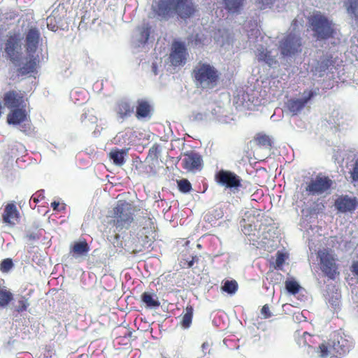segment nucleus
I'll return each mask as SVG.
<instances>
[{
	"mask_svg": "<svg viewBox=\"0 0 358 358\" xmlns=\"http://www.w3.org/2000/svg\"><path fill=\"white\" fill-rule=\"evenodd\" d=\"M150 29L148 24H144L142 27L139 28L138 31L141 34V36L139 38V41L142 43H145L150 36Z\"/></svg>",
	"mask_w": 358,
	"mask_h": 358,
	"instance_id": "473e14b6",
	"label": "nucleus"
},
{
	"mask_svg": "<svg viewBox=\"0 0 358 358\" xmlns=\"http://www.w3.org/2000/svg\"><path fill=\"white\" fill-rule=\"evenodd\" d=\"M13 267V263L11 259H3L0 264V271L3 273L9 272Z\"/></svg>",
	"mask_w": 358,
	"mask_h": 358,
	"instance_id": "58836bf2",
	"label": "nucleus"
},
{
	"mask_svg": "<svg viewBox=\"0 0 358 358\" xmlns=\"http://www.w3.org/2000/svg\"><path fill=\"white\" fill-rule=\"evenodd\" d=\"M180 192L187 193L192 188L191 183L187 179H181L177 181Z\"/></svg>",
	"mask_w": 358,
	"mask_h": 358,
	"instance_id": "4c0bfd02",
	"label": "nucleus"
},
{
	"mask_svg": "<svg viewBox=\"0 0 358 358\" xmlns=\"http://www.w3.org/2000/svg\"><path fill=\"white\" fill-rule=\"evenodd\" d=\"M221 110L222 108L220 106H216L213 103H208V105L201 106L192 110L189 118L195 122H207L214 118Z\"/></svg>",
	"mask_w": 358,
	"mask_h": 358,
	"instance_id": "1a4fd4ad",
	"label": "nucleus"
},
{
	"mask_svg": "<svg viewBox=\"0 0 358 358\" xmlns=\"http://www.w3.org/2000/svg\"><path fill=\"white\" fill-rule=\"evenodd\" d=\"M328 303L334 308L339 306L341 295V292H327L326 296Z\"/></svg>",
	"mask_w": 358,
	"mask_h": 358,
	"instance_id": "7c9ffc66",
	"label": "nucleus"
},
{
	"mask_svg": "<svg viewBox=\"0 0 358 358\" xmlns=\"http://www.w3.org/2000/svg\"><path fill=\"white\" fill-rule=\"evenodd\" d=\"M225 9L229 13L238 15L241 13L245 0H222Z\"/></svg>",
	"mask_w": 358,
	"mask_h": 358,
	"instance_id": "412c9836",
	"label": "nucleus"
},
{
	"mask_svg": "<svg viewBox=\"0 0 358 358\" xmlns=\"http://www.w3.org/2000/svg\"><path fill=\"white\" fill-rule=\"evenodd\" d=\"M86 119H87V115H86V114H85V119L82 120V122L84 124L85 126L88 127L89 126L88 121H87Z\"/></svg>",
	"mask_w": 358,
	"mask_h": 358,
	"instance_id": "09e8293b",
	"label": "nucleus"
},
{
	"mask_svg": "<svg viewBox=\"0 0 358 358\" xmlns=\"http://www.w3.org/2000/svg\"><path fill=\"white\" fill-rule=\"evenodd\" d=\"M200 258L197 256L193 257L192 259L188 262V267H193L195 264H198Z\"/></svg>",
	"mask_w": 358,
	"mask_h": 358,
	"instance_id": "37998d69",
	"label": "nucleus"
},
{
	"mask_svg": "<svg viewBox=\"0 0 358 358\" xmlns=\"http://www.w3.org/2000/svg\"><path fill=\"white\" fill-rule=\"evenodd\" d=\"M36 238V234H33V233H31V234H27L26 236H25V238L27 240V241H31V240H35Z\"/></svg>",
	"mask_w": 358,
	"mask_h": 358,
	"instance_id": "49530a36",
	"label": "nucleus"
},
{
	"mask_svg": "<svg viewBox=\"0 0 358 358\" xmlns=\"http://www.w3.org/2000/svg\"><path fill=\"white\" fill-rule=\"evenodd\" d=\"M255 55L259 62H263L270 67H273L277 64L275 50H268L261 46L257 48Z\"/></svg>",
	"mask_w": 358,
	"mask_h": 358,
	"instance_id": "2eb2a0df",
	"label": "nucleus"
},
{
	"mask_svg": "<svg viewBox=\"0 0 358 358\" xmlns=\"http://www.w3.org/2000/svg\"><path fill=\"white\" fill-rule=\"evenodd\" d=\"M2 221L9 227H14L20 222V213L13 203L5 206L2 213Z\"/></svg>",
	"mask_w": 358,
	"mask_h": 358,
	"instance_id": "ddd939ff",
	"label": "nucleus"
},
{
	"mask_svg": "<svg viewBox=\"0 0 358 358\" xmlns=\"http://www.w3.org/2000/svg\"><path fill=\"white\" fill-rule=\"evenodd\" d=\"M113 222L118 231L128 228L133 221L132 207L127 202L119 201L113 209Z\"/></svg>",
	"mask_w": 358,
	"mask_h": 358,
	"instance_id": "423d86ee",
	"label": "nucleus"
},
{
	"mask_svg": "<svg viewBox=\"0 0 358 358\" xmlns=\"http://www.w3.org/2000/svg\"><path fill=\"white\" fill-rule=\"evenodd\" d=\"M350 173L353 180H358V159L356 161L354 168Z\"/></svg>",
	"mask_w": 358,
	"mask_h": 358,
	"instance_id": "79ce46f5",
	"label": "nucleus"
},
{
	"mask_svg": "<svg viewBox=\"0 0 358 358\" xmlns=\"http://www.w3.org/2000/svg\"><path fill=\"white\" fill-rule=\"evenodd\" d=\"M256 141L259 145L264 146L266 148H268L271 145V140L270 137L264 134L259 135L257 137Z\"/></svg>",
	"mask_w": 358,
	"mask_h": 358,
	"instance_id": "e433bc0d",
	"label": "nucleus"
},
{
	"mask_svg": "<svg viewBox=\"0 0 358 358\" xmlns=\"http://www.w3.org/2000/svg\"><path fill=\"white\" fill-rule=\"evenodd\" d=\"M280 278H281V275H277Z\"/></svg>",
	"mask_w": 358,
	"mask_h": 358,
	"instance_id": "bf43d9fd",
	"label": "nucleus"
},
{
	"mask_svg": "<svg viewBox=\"0 0 358 358\" xmlns=\"http://www.w3.org/2000/svg\"><path fill=\"white\" fill-rule=\"evenodd\" d=\"M128 335L130 336L131 335V331H129L128 332Z\"/></svg>",
	"mask_w": 358,
	"mask_h": 358,
	"instance_id": "6e6d98bb",
	"label": "nucleus"
},
{
	"mask_svg": "<svg viewBox=\"0 0 358 358\" xmlns=\"http://www.w3.org/2000/svg\"><path fill=\"white\" fill-rule=\"evenodd\" d=\"M117 112L122 119H124L133 113L134 105L127 101H121L118 104Z\"/></svg>",
	"mask_w": 358,
	"mask_h": 358,
	"instance_id": "a878e982",
	"label": "nucleus"
},
{
	"mask_svg": "<svg viewBox=\"0 0 358 358\" xmlns=\"http://www.w3.org/2000/svg\"><path fill=\"white\" fill-rule=\"evenodd\" d=\"M150 114V105L144 101H139L136 108V117L138 119L146 117Z\"/></svg>",
	"mask_w": 358,
	"mask_h": 358,
	"instance_id": "c85d7f7f",
	"label": "nucleus"
},
{
	"mask_svg": "<svg viewBox=\"0 0 358 358\" xmlns=\"http://www.w3.org/2000/svg\"><path fill=\"white\" fill-rule=\"evenodd\" d=\"M238 288V282L235 280H227L221 287L222 291H236Z\"/></svg>",
	"mask_w": 358,
	"mask_h": 358,
	"instance_id": "72a5a7b5",
	"label": "nucleus"
},
{
	"mask_svg": "<svg viewBox=\"0 0 358 358\" xmlns=\"http://www.w3.org/2000/svg\"><path fill=\"white\" fill-rule=\"evenodd\" d=\"M195 84L202 89H212L218 83L220 73L211 64L199 62L194 69Z\"/></svg>",
	"mask_w": 358,
	"mask_h": 358,
	"instance_id": "20e7f679",
	"label": "nucleus"
},
{
	"mask_svg": "<svg viewBox=\"0 0 358 358\" xmlns=\"http://www.w3.org/2000/svg\"><path fill=\"white\" fill-rule=\"evenodd\" d=\"M5 50L10 59L19 67L21 72V68L26 64V59L22 57L20 40L15 36H10L6 43Z\"/></svg>",
	"mask_w": 358,
	"mask_h": 358,
	"instance_id": "0eeeda50",
	"label": "nucleus"
},
{
	"mask_svg": "<svg viewBox=\"0 0 358 358\" xmlns=\"http://www.w3.org/2000/svg\"><path fill=\"white\" fill-rule=\"evenodd\" d=\"M306 335H308V333H307V332H304V333H303V336H305Z\"/></svg>",
	"mask_w": 358,
	"mask_h": 358,
	"instance_id": "4d7b16f0",
	"label": "nucleus"
},
{
	"mask_svg": "<svg viewBox=\"0 0 358 358\" xmlns=\"http://www.w3.org/2000/svg\"><path fill=\"white\" fill-rule=\"evenodd\" d=\"M13 298L12 292H0V308L7 306Z\"/></svg>",
	"mask_w": 358,
	"mask_h": 358,
	"instance_id": "f704fd0d",
	"label": "nucleus"
},
{
	"mask_svg": "<svg viewBox=\"0 0 358 358\" xmlns=\"http://www.w3.org/2000/svg\"><path fill=\"white\" fill-rule=\"evenodd\" d=\"M313 96V92H309L308 96H305L303 98L290 99L287 102V107L289 112L292 113V115H297L299 113Z\"/></svg>",
	"mask_w": 358,
	"mask_h": 358,
	"instance_id": "dca6fc26",
	"label": "nucleus"
},
{
	"mask_svg": "<svg viewBox=\"0 0 358 358\" xmlns=\"http://www.w3.org/2000/svg\"><path fill=\"white\" fill-rule=\"evenodd\" d=\"M141 298L148 308H157L161 305L158 297L150 292H143Z\"/></svg>",
	"mask_w": 358,
	"mask_h": 358,
	"instance_id": "393cba45",
	"label": "nucleus"
},
{
	"mask_svg": "<svg viewBox=\"0 0 358 358\" xmlns=\"http://www.w3.org/2000/svg\"><path fill=\"white\" fill-rule=\"evenodd\" d=\"M334 184V182L329 177L319 174L311 179L306 189L313 195L329 194Z\"/></svg>",
	"mask_w": 358,
	"mask_h": 358,
	"instance_id": "6e6552de",
	"label": "nucleus"
},
{
	"mask_svg": "<svg viewBox=\"0 0 358 358\" xmlns=\"http://www.w3.org/2000/svg\"><path fill=\"white\" fill-rule=\"evenodd\" d=\"M126 152L123 150H112L110 152V157L113 163L117 166H122L124 163V155Z\"/></svg>",
	"mask_w": 358,
	"mask_h": 358,
	"instance_id": "c756f323",
	"label": "nucleus"
},
{
	"mask_svg": "<svg viewBox=\"0 0 358 358\" xmlns=\"http://www.w3.org/2000/svg\"><path fill=\"white\" fill-rule=\"evenodd\" d=\"M201 348H202V350H203V351L204 352V353H205V354H206V353L210 354V349H209V348H210V344H209V343H208V342H204V343L202 344Z\"/></svg>",
	"mask_w": 358,
	"mask_h": 358,
	"instance_id": "c03bdc74",
	"label": "nucleus"
},
{
	"mask_svg": "<svg viewBox=\"0 0 358 358\" xmlns=\"http://www.w3.org/2000/svg\"><path fill=\"white\" fill-rule=\"evenodd\" d=\"M320 260L321 268L326 275L334 278L336 273V266L333 255L327 250H320L317 255Z\"/></svg>",
	"mask_w": 358,
	"mask_h": 358,
	"instance_id": "9d476101",
	"label": "nucleus"
},
{
	"mask_svg": "<svg viewBox=\"0 0 358 358\" xmlns=\"http://www.w3.org/2000/svg\"><path fill=\"white\" fill-rule=\"evenodd\" d=\"M261 314L264 319H268L271 317L272 314L268 304L263 306L261 309Z\"/></svg>",
	"mask_w": 358,
	"mask_h": 358,
	"instance_id": "a19ab883",
	"label": "nucleus"
},
{
	"mask_svg": "<svg viewBox=\"0 0 358 358\" xmlns=\"http://www.w3.org/2000/svg\"><path fill=\"white\" fill-rule=\"evenodd\" d=\"M352 268V271L358 276V261L353 263Z\"/></svg>",
	"mask_w": 358,
	"mask_h": 358,
	"instance_id": "a18cd8bd",
	"label": "nucleus"
},
{
	"mask_svg": "<svg viewBox=\"0 0 358 358\" xmlns=\"http://www.w3.org/2000/svg\"><path fill=\"white\" fill-rule=\"evenodd\" d=\"M152 70H153L154 73H155V74H157V72H156V67H155V64H153V66H152Z\"/></svg>",
	"mask_w": 358,
	"mask_h": 358,
	"instance_id": "5fc2aeb1",
	"label": "nucleus"
},
{
	"mask_svg": "<svg viewBox=\"0 0 358 358\" xmlns=\"http://www.w3.org/2000/svg\"><path fill=\"white\" fill-rule=\"evenodd\" d=\"M271 231V229H268L267 231V232L265 234V235H264L265 238H268V236H270Z\"/></svg>",
	"mask_w": 358,
	"mask_h": 358,
	"instance_id": "3c124183",
	"label": "nucleus"
},
{
	"mask_svg": "<svg viewBox=\"0 0 358 358\" xmlns=\"http://www.w3.org/2000/svg\"><path fill=\"white\" fill-rule=\"evenodd\" d=\"M285 288L287 291H299L301 288L299 282L294 278H289L285 281Z\"/></svg>",
	"mask_w": 358,
	"mask_h": 358,
	"instance_id": "c9c22d12",
	"label": "nucleus"
},
{
	"mask_svg": "<svg viewBox=\"0 0 358 358\" xmlns=\"http://www.w3.org/2000/svg\"><path fill=\"white\" fill-rule=\"evenodd\" d=\"M90 247L86 241L76 242L71 248L70 252L76 259L87 256Z\"/></svg>",
	"mask_w": 358,
	"mask_h": 358,
	"instance_id": "4be33fe9",
	"label": "nucleus"
},
{
	"mask_svg": "<svg viewBox=\"0 0 358 358\" xmlns=\"http://www.w3.org/2000/svg\"><path fill=\"white\" fill-rule=\"evenodd\" d=\"M4 105L8 108H18L22 101V97L14 92H7L4 95Z\"/></svg>",
	"mask_w": 358,
	"mask_h": 358,
	"instance_id": "5701e85b",
	"label": "nucleus"
},
{
	"mask_svg": "<svg viewBox=\"0 0 358 358\" xmlns=\"http://www.w3.org/2000/svg\"><path fill=\"white\" fill-rule=\"evenodd\" d=\"M289 304L293 307H299L306 299L303 292H285Z\"/></svg>",
	"mask_w": 358,
	"mask_h": 358,
	"instance_id": "b1692460",
	"label": "nucleus"
},
{
	"mask_svg": "<svg viewBox=\"0 0 358 358\" xmlns=\"http://www.w3.org/2000/svg\"><path fill=\"white\" fill-rule=\"evenodd\" d=\"M275 285H276V286H278V287H279V288H280V285H278V284H275V285H273V287H272V289H273V290H275V289H276V288H275Z\"/></svg>",
	"mask_w": 358,
	"mask_h": 358,
	"instance_id": "603ef678",
	"label": "nucleus"
},
{
	"mask_svg": "<svg viewBox=\"0 0 358 358\" xmlns=\"http://www.w3.org/2000/svg\"><path fill=\"white\" fill-rule=\"evenodd\" d=\"M194 314V308L192 305L187 304L185 308L184 313L182 314L180 325L183 329H188L192 322Z\"/></svg>",
	"mask_w": 358,
	"mask_h": 358,
	"instance_id": "bb28decb",
	"label": "nucleus"
},
{
	"mask_svg": "<svg viewBox=\"0 0 358 358\" xmlns=\"http://www.w3.org/2000/svg\"><path fill=\"white\" fill-rule=\"evenodd\" d=\"M274 238H275V237H273V238H272V241L273 242V243L272 244V246L276 245V243H275L276 241H275Z\"/></svg>",
	"mask_w": 358,
	"mask_h": 358,
	"instance_id": "864d4df0",
	"label": "nucleus"
},
{
	"mask_svg": "<svg viewBox=\"0 0 358 358\" xmlns=\"http://www.w3.org/2000/svg\"><path fill=\"white\" fill-rule=\"evenodd\" d=\"M90 117V118L89 119V121H90L92 123H95L96 122V117H95L91 116Z\"/></svg>",
	"mask_w": 358,
	"mask_h": 358,
	"instance_id": "8fccbe9b",
	"label": "nucleus"
},
{
	"mask_svg": "<svg viewBox=\"0 0 358 358\" xmlns=\"http://www.w3.org/2000/svg\"><path fill=\"white\" fill-rule=\"evenodd\" d=\"M217 182L227 188H237L241 185L239 176L229 171L221 170L215 175Z\"/></svg>",
	"mask_w": 358,
	"mask_h": 358,
	"instance_id": "9b49d317",
	"label": "nucleus"
},
{
	"mask_svg": "<svg viewBox=\"0 0 358 358\" xmlns=\"http://www.w3.org/2000/svg\"><path fill=\"white\" fill-rule=\"evenodd\" d=\"M336 208L342 212H350L355 209L357 206V202L355 199L344 196L338 199L335 203Z\"/></svg>",
	"mask_w": 358,
	"mask_h": 358,
	"instance_id": "a211bd4d",
	"label": "nucleus"
},
{
	"mask_svg": "<svg viewBox=\"0 0 358 358\" xmlns=\"http://www.w3.org/2000/svg\"><path fill=\"white\" fill-rule=\"evenodd\" d=\"M187 56V52L184 44L181 42H174L169 57L171 64L176 66L183 65L186 62Z\"/></svg>",
	"mask_w": 358,
	"mask_h": 358,
	"instance_id": "f8f14e48",
	"label": "nucleus"
},
{
	"mask_svg": "<svg viewBox=\"0 0 358 358\" xmlns=\"http://www.w3.org/2000/svg\"><path fill=\"white\" fill-rule=\"evenodd\" d=\"M302 18H296L292 24L293 33L289 34L280 43V54L282 57L292 58L302 50V38L299 29L303 26Z\"/></svg>",
	"mask_w": 358,
	"mask_h": 358,
	"instance_id": "f03ea898",
	"label": "nucleus"
},
{
	"mask_svg": "<svg viewBox=\"0 0 358 358\" xmlns=\"http://www.w3.org/2000/svg\"><path fill=\"white\" fill-rule=\"evenodd\" d=\"M308 22L317 41L329 39L335 34V24L320 11L313 12L308 17Z\"/></svg>",
	"mask_w": 358,
	"mask_h": 358,
	"instance_id": "f257e3e1",
	"label": "nucleus"
},
{
	"mask_svg": "<svg viewBox=\"0 0 358 358\" xmlns=\"http://www.w3.org/2000/svg\"><path fill=\"white\" fill-rule=\"evenodd\" d=\"M59 205V202H57V201H53L52 203H51V207L53 208L54 210H56L58 208Z\"/></svg>",
	"mask_w": 358,
	"mask_h": 358,
	"instance_id": "de8ad7c7",
	"label": "nucleus"
},
{
	"mask_svg": "<svg viewBox=\"0 0 358 358\" xmlns=\"http://www.w3.org/2000/svg\"><path fill=\"white\" fill-rule=\"evenodd\" d=\"M155 10L162 17L174 13L186 18L192 15L195 9L192 0H159Z\"/></svg>",
	"mask_w": 358,
	"mask_h": 358,
	"instance_id": "7ed1b4c3",
	"label": "nucleus"
},
{
	"mask_svg": "<svg viewBox=\"0 0 358 358\" xmlns=\"http://www.w3.org/2000/svg\"><path fill=\"white\" fill-rule=\"evenodd\" d=\"M201 161L202 159L198 154L192 153L182 159V164L186 169L193 171L201 169Z\"/></svg>",
	"mask_w": 358,
	"mask_h": 358,
	"instance_id": "f3484780",
	"label": "nucleus"
},
{
	"mask_svg": "<svg viewBox=\"0 0 358 358\" xmlns=\"http://www.w3.org/2000/svg\"><path fill=\"white\" fill-rule=\"evenodd\" d=\"M267 289H271L270 287H266Z\"/></svg>",
	"mask_w": 358,
	"mask_h": 358,
	"instance_id": "13d9d810",
	"label": "nucleus"
},
{
	"mask_svg": "<svg viewBox=\"0 0 358 358\" xmlns=\"http://www.w3.org/2000/svg\"><path fill=\"white\" fill-rule=\"evenodd\" d=\"M26 119L25 110L23 109H13L7 117V122L9 124L20 125Z\"/></svg>",
	"mask_w": 358,
	"mask_h": 358,
	"instance_id": "aec40b11",
	"label": "nucleus"
},
{
	"mask_svg": "<svg viewBox=\"0 0 358 358\" xmlns=\"http://www.w3.org/2000/svg\"><path fill=\"white\" fill-rule=\"evenodd\" d=\"M39 40V31L36 28L30 29L26 34L25 48L28 57L26 58V64L21 68L22 74L34 72L36 68L38 58L34 54L38 48Z\"/></svg>",
	"mask_w": 358,
	"mask_h": 358,
	"instance_id": "39448f33",
	"label": "nucleus"
},
{
	"mask_svg": "<svg viewBox=\"0 0 358 358\" xmlns=\"http://www.w3.org/2000/svg\"><path fill=\"white\" fill-rule=\"evenodd\" d=\"M343 5L348 15L358 20V0H343Z\"/></svg>",
	"mask_w": 358,
	"mask_h": 358,
	"instance_id": "cd10ccee",
	"label": "nucleus"
},
{
	"mask_svg": "<svg viewBox=\"0 0 358 358\" xmlns=\"http://www.w3.org/2000/svg\"><path fill=\"white\" fill-rule=\"evenodd\" d=\"M29 296L30 294H27V296L18 295L16 297L13 308V315L15 317H17L19 313L27 310L30 306Z\"/></svg>",
	"mask_w": 358,
	"mask_h": 358,
	"instance_id": "6ab92c4d",
	"label": "nucleus"
},
{
	"mask_svg": "<svg viewBox=\"0 0 358 358\" xmlns=\"http://www.w3.org/2000/svg\"><path fill=\"white\" fill-rule=\"evenodd\" d=\"M255 3L260 9H264L273 3V0H255Z\"/></svg>",
	"mask_w": 358,
	"mask_h": 358,
	"instance_id": "ea45409f",
	"label": "nucleus"
},
{
	"mask_svg": "<svg viewBox=\"0 0 358 358\" xmlns=\"http://www.w3.org/2000/svg\"><path fill=\"white\" fill-rule=\"evenodd\" d=\"M337 345L336 341H332V344L330 343H322L319 345V353L320 357L322 358H326L329 355H333L337 356L338 355H341L345 352V349L342 347V345H339V341H337Z\"/></svg>",
	"mask_w": 358,
	"mask_h": 358,
	"instance_id": "4468645a",
	"label": "nucleus"
},
{
	"mask_svg": "<svg viewBox=\"0 0 358 358\" xmlns=\"http://www.w3.org/2000/svg\"><path fill=\"white\" fill-rule=\"evenodd\" d=\"M287 258V256L285 253L278 251L275 259L274 262H272V264H274L275 268L281 269Z\"/></svg>",
	"mask_w": 358,
	"mask_h": 358,
	"instance_id": "2f4dec72",
	"label": "nucleus"
}]
</instances>
